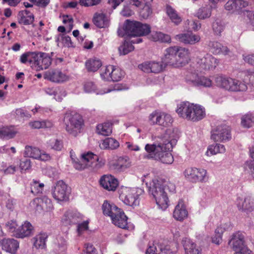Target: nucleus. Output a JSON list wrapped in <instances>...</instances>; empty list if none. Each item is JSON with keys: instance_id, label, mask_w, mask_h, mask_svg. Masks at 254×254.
<instances>
[{"instance_id": "obj_48", "label": "nucleus", "mask_w": 254, "mask_h": 254, "mask_svg": "<svg viewBox=\"0 0 254 254\" xmlns=\"http://www.w3.org/2000/svg\"><path fill=\"white\" fill-rule=\"evenodd\" d=\"M159 118L158 121V125L165 127H168L172 124L173 119L171 116L164 112H159Z\"/></svg>"}, {"instance_id": "obj_36", "label": "nucleus", "mask_w": 254, "mask_h": 254, "mask_svg": "<svg viewBox=\"0 0 254 254\" xmlns=\"http://www.w3.org/2000/svg\"><path fill=\"white\" fill-rule=\"evenodd\" d=\"M18 16L19 23L24 25H30L32 24L34 19L33 12L28 10L20 11Z\"/></svg>"}, {"instance_id": "obj_23", "label": "nucleus", "mask_w": 254, "mask_h": 254, "mask_svg": "<svg viewBox=\"0 0 254 254\" xmlns=\"http://www.w3.org/2000/svg\"><path fill=\"white\" fill-rule=\"evenodd\" d=\"M248 5V1L244 0H229L225 4V8L227 10L240 13Z\"/></svg>"}, {"instance_id": "obj_56", "label": "nucleus", "mask_w": 254, "mask_h": 254, "mask_svg": "<svg viewBox=\"0 0 254 254\" xmlns=\"http://www.w3.org/2000/svg\"><path fill=\"white\" fill-rule=\"evenodd\" d=\"M211 15V8L210 7H203L200 8L197 13V17L200 19L209 18Z\"/></svg>"}, {"instance_id": "obj_27", "label": "nucleus", "mask_w": 254, "mask_h": 254, "mask_svg": "<svg viewBox=\"0 0 254 254\" xmlns=\"http://www.w3.org/2000/svg\"><path fill=\"white\" fill-rule=\"evenodd\" d=\"M0 246L5 252L14 254L19 248V243L14 239L4 238L0 240Z\"/></svg>"}, {"instance_id": "obj_26", "label": "nucleus", "mask_w": 254, "mask_h": 254, "mask_svg": "<svg viewBox=\"0 0 254 254\" xmlns=\"http://www.w3.org/2000/svg\"><path fill=\"white\" fill-rule=\"evenodd\" d=\"M101 185L108 190L114 191L118 186V180L111 175L103 176L100 180Z\"/></svg>"}, {"instance_id": "obj_11", "label": "nucleus", "mask_w": 254, "mask_h": 254, "mask_svg": "<svg viewBox=\"0 0 254 254\" xmlns=\"http://www.w3.org/2000/svg\"><path fill=\"white\" fill-rule=\"evenodd\" d=\"M52 194L56 200L58 202H62L68 200L70 192L67 186L64 182L61 180L57 182L52 189Z\"/></svg>"}, {"instance_id": "obj_53", "label": "nucleus", "mask_w": 254, "mask_h": 254, "mask_svg": "<svg viewBox=\"0 0 254 254\" xmlns=\"http://www.w3.org/2000/svg\"><path fill=\"white\" fill-rule=\"evenodd\" d=\"M44 188V184L38 181L33 180L31 184V191L35 195L42 193Z\"/></svg>"}, {"instance_id": "obj_16", "label": "nucleus", "mask_w": 254, "mask_h": 254, "mask_svg": "<svg viewBox=\"0 0 254 254\" xmlns=\"http://www.w3.org/2000/svg\"><path fill=\"white\" fill-rule=\"evenodd\" d=\"M24 156L43 161H49L51 158L50 154L40 150L37 147L29 146L25 147Z\"/></svg>"}, {"instance_id": "obj_1", "label": "nucleus", "mask_w": 254, "mask_h": 254, "mask_svg": "<svg viewBox=\"0 0 254 254\" xmlns=\"http://www.w3.org/2000/svg\"><path fill=\"white\" fill-rule=\"evenodd\" d=\"M172 145L167 143L162 145L160 142H154L153 144H147L145 150L148 154L144 156L147 159H154L166 164H171L174 161V158L170 152L172 149Z\"/></svg>"}, {"instance_id": "obj_52", "label": "nucleus", "mask_w": 254, "mask_h": 254, "mask_svg": "<svg viewBox=\"0 0 254 254\" xmlns=\"http://www.w3.org/2000/svg\"><path fill=\"white\" fill-rule=\"evenodd\" d=\"M30 126L33 128H51L53 127L52 122L50 121H34L29 123Z\"/></svg>"}, {"instance_id": "obj_12", "label": "nucleus", "mask_w": 254, "mask_h": 254, "mask_svg": "<svg viewBox=\"0 0 254 254\" xmlns=\"http://www.w3.org/2000/svg\"><path fill=\"white\" fill-rule=\"evenodd\" d=\"M211 138L214 141L225 142L231 138V128L226 125L217 126L211 131Z\"/></svg>"}, {"instance_id": "obj_61", "label": "nucleus", "mask_w": 254, "mask_h": 254, "mask_svg": "<svg viewBox=\"0 0 254 254\" xmlns=\"http://www.w3.org/2000/svg\"><path fill=\"white\" fill-rule=\"evenodd\" d=\"M225 228H217L215 231V235L212 238V243L219 245L222 241V236Z\"/></svg>"}, {"instance_id": "obj_55", "label": "nucleus", "mask_w": 254, "mask_h": 254, "mask_svg": "<svg viewBox=\"0 0 254 254\" xmlns=\"http://www.w3.org/2000/svg\"><path fill=\"white\" fill-rule=\"evenodd\" d=\"M48 144L50 148L56 151H61L63 148L62 140L58 138H51L48 141Z\"/></svg>"}, {"instance_id": "obj_13", "label": "nucleus", "mask_w": 254, "mask_h": 254, "mask_svg": "<svg viewBox=\"0 0 254 254\" xmlns=\"http://www.w3.org/2000/svg\"><path fill=\"white\" fill-rule=\"evenodd\" d=\"M34 64L32 68L36 71L47 69L52 64V58L49 54L43 52H35Z\"/></svg>"}, {"instance_id": "obj_42", "label": "nucleus", "mask_w": 254, "mask_h": 254, "mask_svg": "<svg viewBox=\"0 0 254 254\" xmlns=\"http://www.w3.org/2000/svg\"><path fill=\"white\" fill-rule=\"evenodd\" d=\"M166 10L167 15L172 22L176 25H178L181 22L182 20L181 17L174 8L170 5H167Z\"/></svg>"}, {"instance_id": "obj_46", "label": "nucleus", "mask_w": 254, "mask_h": 254, "mask_svg": "<svg viewBox=\"0 0 254 254\" xmlns=\"http://www.w3.org/2000/svg\"><path fill=\"white\" fill-rule=\"evenodd\" d=\"M130 165L129 158L127 156H125L119 157L115 164V166L118 170L123 171L129 167Z\"/></svg>"}, {"instance_id": "obj_43", "label": "nucleus", "mask_w": 254, "mask_h": 254, "mask_svg": "<svg viewBox=\"0 0 254 254\" xmlns=\"http://www.w3.org/2000/svg\"><path fill=\"white\" fill-rule=\"evenodd\" d=\"M16 131L12 127H3L0 128V138L9 139L14 137Z\"/></svg>"}, {"instance_id": "obj_47", "label": "nucleus", "mask_w": 254, "mask_h": 254, "mask_svg": "<svg viewBox=\"0 0 254 254\" xmlns=\"http://www.w3.org/2000/svg\"><path fill=\"white\" fill-rule=\"evenodd\" d=\"M226 149L224 145L216 143L209 146L206 152L207 155L210 156L217 153H223L225 152Z\"/></svg>"}, {"instance_id": "obj_63", "label": "nucleus", "mask_w": 254, "mask_h": 254, "mask_svg": "<svg viewBox=\"0 0 254 254\" xmlns=\"http://www.w3.org/2000/svg\"><path fill=\"white\" fill-rule=\"evenodd\" d=\"M113 65H109L102 69L100 73L102 78L105 80L110 81L111 79V73Z\"/></svg>"}, {"instance_id": "obj_58", "label": "nucleus", "mask_w": 254, "mask_h": 254, "mask_svg": "<svg viewBox=\"0 0 254 254\" xmlns=\"http://www.w3.org/2000/svg\"><path fill=\"white\" fill-rule=\"evenodd\" d=\"M111 73V80L118 81L120 80L124 75V72L119 67L113 65Z\"/></svg>"}, {"instance_id": "obj_45", "label": "nucleus", "mask_w": 254, "mask_h": 254, "mask_svg": "<svg viewBox=\"0 0 254 254\" xmlns=\"http://www.w3.org/2000/svg\"><path fill=\"white\" fill-rule=\"evenodd\" d=\"M97 132L101 135L108 136L112 132V126L109 123H105L97 126Z\"/></svg>"}, {"instance_id": "obj_18", "label": "nucleus", "mask_w": 254, "mask_h": 254, "mask_svg": "<svg viewBox=\"0 0 254 254\" xmlns=\"http://www.w3.org/2000/svg\"><path fill=\"white\" fill-rule=\"evenodd\" d=\"M83 216L75 210H68L64 214L62 222L64 225L75 224L81 221Z\"/></svg>"}, {"instance_id": "obj_28", "label": "nucleus", "mask_w": 254, "mask_h": 254, "mask_svg": "<svg viewBox=\"0 0 254 254\" xmlns=\"http://www.w3.org/2000/svg\"><path fill=\"white\" fill-rule=\"evenodd\" d=\"M185 254H202L201 249L190 239L185 238L182 240Z\"/></svg>"}, {"instance_id": "obj_2", "label": "nucleus", "mask_w": 254, "mask_h": 254, "mask_svg": "<svg viewBox=\"0 0 254 254\" xmlns=\"http://www.w3.org/2000/svg\"><path fill=\"white\" fill-rule=\"evenodd\" d=\"M148 186L149 193L155 199L158 207L163 210L168 207V197L166 192L167 183L161 180H153Z\"/></svg>"}, {"instance_id": "obj_24", "label": "nucleus", "mask_w": 254, "mask_h": 254, "mask_svg": "<svg viewBox=\"0 0 254 254\" xmlns=\"http://www.w3.org/2000/svg\"><path fill=\"white\" fill-rule=\"evenodd\" d=\"M177 53V67L184 66L190 61V53L188 49L176 46Z\"/></svg>"}, {"instance_id": "obj_39", "label": "nucleus", "mask_w": 254, "mask_h": 254, "mask_svg": "<svg viewBox=\"0 0 254 254\" xmlns=\"http://www.w3.org/2000/svg\"><path fill=\"white\" fill-rule=\"evenodd\" d=\"M120 146L119 142L112 137H108L103 140L100 146L101 149L114 150Z\"/></svg>"}, {"instance_id": "obj_14", "label": "nucleus", "mask_w": 254, "mask_h": 254, "mask_svg": "<svg viewBox=\"0 0 254 254\" xmlns=\"http://www.w3.org/2000/svg\"><path fill=\"white\" fill-rule=\"evenodd\" d=\"M179 138L178 129L174 128H168L162 137H157L155 142H160L162 145H165L167 143H170L173 147L177 142Z\"/></svg>"}, {"instance_id": "obj_50", "label": "nucleus", "mask_w": 254, "mask_h": 254, "mask_svg": "<svg viewBox=\"0 0 254 254\" xmlns=\"http://www.w3.org/2000/svg\"><path fill=\"white\" fill-rule=\"evenodd\" d=\"M55 244L58 254H64L67 249V242L65 239L61 236H59Z\"/></svg>"}, {"instance_id": "obj_40", "label": "nucleus", "mask_w": 254, "mask_h": 254, "mask_svg": "<svg viewBox=\"0 0 254 254\" xmlns=\"http://www.w3.org/2000/svg\"><path fill=\"white\" fill-rule=\"evenodd\" d=\"M102 63L100 60L96 58H91L86 61L85 66L88 71L95 72L102 66Z\"/></svg>"}, {"instance_id": "obj_49", "label": "nucleus", "mask_w": 254, "mask_h": 254, "mask_svg": "<svg viewBox=\"0 0 254 254\" xmlns=\"http://www.w3.org/2000/svg\"><path fill=\"white\" fill-rule=\"evenodd\" d=\"M35 57V52H27L23 54L20 57V62L22 64H29V65L32 67L34 64V57Z\"/></svg>"}, {"instance_id": "obj_19", "label": "nucleus", "mask_w": 254, "mask_h": 254, "mask_svg": "<svg viewBox=\"0 0 254 254\" xmlns=\"http://www.w3.org/2000/svg\"><path fill=\"white\" fill-rule=\"evenodd\" d=\"M45 78L56 83H62L69 79L68 75L58 69L47 71L45 74Z\"/></svg>"}, {"instance_id": "obj_60", "label": "nucleus", "mask_w": 254, "mask_h": 254, "mask_svg": "<svg viewBox=\"0 0 254 254\" xmlns=\"http://www.w3.org/2000/svg\"><path fill=\"white\" fill-rule=\"evenodd\" d=\"M5 228L7 231L12 234V235L15 237V234L18 231V226L15 221H8L5 223Z\"/></svg>"}, {"instance_id": "obj_15", "label": "nucleus", "mask_w": 254, "mask_h": 254, "mask_svg": "<svg viewBox=\"0 0 254 254\" xmlns=\"http://www.w3.org/2000/svg\"><path fill=\"white\" fill-rule=\"evenodd\" d=\"M165 67L162 61L146 62L138 65L139 68L146 73H158L162 72Z\"/></svg>"}, {"instance_id": "obj_30", "label": "nucleus", "mask_w": 254, "mask_h": 254, "mask_svg": "<svg viewBox=\"0 0 254 254\" xmlns=\"http://www.w3.org/2000/svg\"><path fill=\"white\" fill-rule=\"evenodd\" d=\"M188 212L182 200H180L173 212L174 218L180 221L184 220L188 217Z\"/></svg>"}, {"instance_id": "obj_35", "label": "nucleus", "mask_w": 254, "mask_h": 254, "mask_svg": "<svg viewBox=\"0 0 254 254\" xmlns=\"http://www.w3.org/2000/svg\"><path fill=\"white\" fill-rule=\"evenodd\" d=\"M102 209L104 214L110 217L111 218L119 213V212L121 210L116 205L109 203L107 200L104 202Z\"/></svg>"}, {"instance_id": "obj_57", "label": "nucleus", "mask_w": 254, "mask_h": 254, "mask_svg": "<svg viewBox=\"0 0 254 254\" xmlns=\"http://www.w3.org/2000/svg\"><path fill=\"white\" fill-rule=\"evenodd\" d=\"M200 76L198 74L192 71H188L186 75V80L189 84L196 86Z\"/></svg>"}, {"instance_id": "obj_41", "label": "nucleus", "mask_w": 254, "mask_h": 254, "mask_svg": "<svg viewBox=\"0 0 254 254\" xmlns=\"http://www.w3.org/2000/svg\"><path fill=\"white\" fill-rule=\"evenodd\" d=\"M94 24L99 28H104L108 25L109 21L105 14L96 13L93 19Z\"/></svg>"}, {"instance_id": "obj_44", "label": "nucleus", "mask_w": 254, "mask_h": 254, "mask_svg": "<svg viewBox=\"0 0 254 254\" xmlns=\"http://www.w3.org/2000/svg\"><path fill=\"white\" fill-rule=\"evenodd\" d=\"M162 244L157 241H150L148 243L145 254H161Z\"/></svg>"}, {"instance_id": "obj_25", "label": "nucleus", "mask_w": 254, "mask_h": 254, "mask_svg": "<svg viewBox=\"0 0 254 254\" xmlns=\"http://www.w3.org/2000/svg\"><path fill=\"white\" fill-rule=\"evenodd\" d=\"M191 108L192 109L190 112L188 120L193 122L200 121L203 119L205 116V111L204 108L201 106L198 105H194L192 104Z\"/></svg>"}, {"instance_id": "obj_10", "label": "nucleus", "mask_w": 254, "mask_h": 254, "mask_svg": "<svg viewBox=\"0 0 254 254\" xmlns=\"http://www.w3.org/2000/svg\"><path fill=\"white\" fill-rule=\"evenodd\" d=\"M218 64L217 60L209 54H206L203 56H199L196 59L197 71H203L213 69Z\"/></svg>"}, {"instance_id": "obj_22", "label": "nucleus", "mask_w": 254, "mask_h": 254, "mask_svg": "<svg viewBox=\"0 0 254 254\" xmlns=\"http://www.w3.org/2000/svg\"><path fill=\"white\" fill-rule=\"evenodd\" d=\"M176 46L170 47L167 48L164 54L163 62L166 66L171 65L177 67V53Z\"/></svg>"}, {"instance_id": "obj_59", "label": "nucleus", "mask_w": 254, "mask_h": 254, "mask_svg": "<svg viewBox=\"0 0 254 254\" xmlns=\"http://www.w3.org/2000/svg\"><path fill=\"white\" fill-rule=\"evenodd\" d=\"M212 29L215 34H220L224 30V22L220 19H216L212 23Z\"/></svg>"}, {"instance_id": "obj_64", "label": "nucleus", "mask_w": 254, "mask_h": 254, "mask_svg": "<svg viewBox=\"0 0 254 254\" xmlns=\"http://www.w3.org/2000/svg\"><path fill=\"white\" fill-rule=\"evenodd\" d=\"M244 169L246 173L249 174L254 179V162L253 161H247L244 164Z\"/></svg>"}, {"instance_id": "obj_29", "label": "nucleus", "mask_w": 254, "mask_h": 254, "mask_svg": "<svg viewBox=\"0 0 254 254\" xmlns=\"http://www.w3.org/2000/svg\"><path fill=\"white\" fill-rule=\"evenodd\" d=\"M34 202L37 204V210H43L45 211H50L53 208L51 199L46 196L35 198Z\"/></svg>"}, {"instance_id": "obj_20", "label": "nucleus", "mask_w": 254, "mask_h": 254, "mask_svg": "<svg viewBox=\"0 0 254 254\" xmlns=\"http://www.w3.org/2000/svg\"><path fill=\"white\" fill-rule=\"evenodd\" d=\"M175 38L180 42L190 45L195 44L199 42L200 40L199 35L193 34L190 31L178 34L175 36Z\"/></svg>"}, {"instance_id": "obj_34", "label": "nucleus", "mask_w": 254, "mask_h": 254, "mask_svg": "<svg viewBox=\"0 0 254 254\" xmlns=\"http://www.w3.org/2000/svg\"><path fill=\"white\" fill-rule=\"evenodd\" d=\"M119 213L111 218L112 222L119 228H127V222L126 215L121 210L119 211Z\"/></svg>"}, {"instance_id": "obj_33", "label": "nucleus", "mask_w": 254, "mask_h": 254, "mask_svg": "<svg viewBox=\"0 0 254 254\" xmlns=\"http://www.w3.org/2000/svg\"><path fill=\"white\" fill-rule=\"evenodd\" d=\"M191 106V103L189 102H181L178 105L176 112L180 117L188 120L190 112L192 109Z\"/></svg>"}, {"instance_id": "obj_7", "label": "nucleus", "mask_w": 254, "mask_h": 254, "mask_svg": "<svg viewBox=\"0 0 254 254\" xmlns=\"http://www.w3.org/2000/svg\"><path fill=\"white\" fill-rule=\"evenodd\" d=\"M186 180L193 183H205L208 180L207 171L202 168L190 167L187 168L184 172Z\"/></svg>"}, {"instance_id": "obj_37", "label": "nucleus", "mask_w": 254, "mask_h": 254, "mask_svg": "<svg viewBox=\"0 0 254 254\" xmlns=\"http://www.w3.org/2000/svg\"><path fill=\"white\" fill-rule=\"evenodd\" d=\"M48 237L47 233L42 232L34 238L33 245L36 249H44L46 246V242Z\"/></svg>"}, {"instance_id": "obj_32", "label": "nucleus", "mask_w": 254, "mask_h": 254, "mask_svg": "<svg viewBox=\"0 0 254 254\" xmlns=\"http://www.w3.org/2000/svg\"><path fill=\"white\" fill-rule=\"evenodd\" d=\"M131 39L129 42L125 41L123 45L120 46L119 50L121 54L126 55L134 50L133 44H138L142 42L141 38H136L134 39L130 37Z\"/></svg>"}, {"instance_id": "obj_51", "label": "nucleus", "mask_w": 254, "mask_h": 254, "mask_svg": "<svg viewBox=\"0 0 254 254\" xmlns=\"http://www.w3.org/2000/svg\"><path fill=\"white\" fill-rule=\"evenodd\" d=\"M241 125L246 128H250L254 126V116L252 114H247L242 116Z\"/></svg>"}, {"instance_id": "obj_17", "label": "nucleus", "mask_w": 254, "mask_h": 254, "mask_svg": "<svg viewBox=\"0 0 254 254\" xmlns=\"http://www.w3.org/2000/svg\"><path fill=\"white\" fill-rule=\"evenodd\" d=\"M84 89L85 91L87 93L94 92L97 95H103L105 93H109L114 90H123L127 89V88L125 86H123L120 84H116L114 85L113 88H109L107 90L98 91L96 89V86L93 82L89 81L85 83L84 85Z\"/></svg>"}, {"instance_id": "obj_4", "label": "nucleus", "mask_w": 254, "mask_h": 254, "mask_svg": "<svg viewBox=\"0 0 254 254\" xmlns=\"http://www.w3.org/2000/svg\"><path fill=\"white\" fill-rule=\"evenodd\" d=\"M123 28L127 35L134 39L147 35L151 31L148 24L128 19L126 21Z\"/></svg>"}, {"instance_id": "obj_5", "label": "nucleus", "mask_w": 254, "mask_h": 254, "mask_svg": "<svg viewBox=\"0 0 254 254\" xmlns=\"http://www.w3.org/2000/svg\"><path fill=\"white\" fill-rule=\"evenodd\" d=\"M64 121L65 129L69 134L75 136L81 132L83 120L79 114L73 112H66Z\"/></svg>"}, {"instance_id": "obj_6", "label": "nucleus", "mask_w": 254, "mask_h": 254, "mask_svg": "<svg viewBox=\"0 0 254 254\" xmlns=\"http://www.w3.org/2000/svg\"><path fill=\"white\" fill-rule=\"evenodd\" d=\"M215 81L218 86L229 91H245L247 89V86L245 83L231 78L218 76L215 78Z\"/></svg>"}, {"instance_id": "obj_21", "label": "nucleus", "mask_w": 254, "mask_h": 254, "mask_svg": "<svg viewBox=\"0 0 254 254\" xmlns=\"http://www.w3.org/2000/svg\"><path fill=\"white\" fill-rule=\"evenodd\" d=\"M209 51L214 55L223 54L231 56V51L226 46L215 41H209L207 43Z\"/></svg>"}, {"instance_id": "obj_62", "label": "nucleus", "mask_w": 254, "mask_h": 254, "mask_svg": "<svg viewBox=\"0 0 254 254\" xmlns=\"http://www.w3.org/2000/svg\"><path fill=\"white\" fill-rule=\"evenodd\" d=\"M161 254H176L177 249L170 245L162 244Z\"/></svg>"}, {"instance_id": "obj_8", "label": "nucleus", "mask_w": 254, "mask_h": 254, "mask_svg": "<svg viewBox=\"0 0 254 254\" xmlns=\"http://www.w3.org/2000/svg\"><path fill=\"white\" fill-rule=\"evenodd\" d=\"M244 239V235L240 232L232 235L231 238L229 240V245L235 251L234 254H252V251L246 246Z\"/></svg>"}, {"instance_id": "obj_9", "label": "nucleus", "mask_w": 254, "mask_h": 254, "mask_svg": "<svg viewBox=\"0 0 254 254\" xmlns=\"http://www.w3.org/2000/svg\"><path fill=\"white\" fill-rule=\"evenodd\" d=\"M144 192L141 188H126L120 194L121 198L124 203L130 206H136L139 204V196Z\"/></svg>"}, {"instance_id": "obj_3", "label": "nucleus", "mask_w": 254, "mask_h": 254, "mask_svg": "<svg viewBox=\"0 0 254 254\" xmlns=\"http://www.w3.org/2000/svg\"><path fill=\"white\" fill-rule=\"evenodd\" d=\"M73 167L78 170L84 169L86 166H90L94 169L98 170L102 168L105 164V160L99 159L98 156L92 152H88L81 155V160L72 157L71 155Z\"/></svg>"}, {"instance_id": "obj_38", "label": "nucleus", "mask_w": 254, "mask_h": 254, "mask_svg": "<svg viewBox=\"0 0 254 254\" xmlns=\"http://www.w3.org/2000/svg\"><path fill=\"white\" fill-rule=\"evenodd\" d=\"M149 39L154 42L159 41L165 43L171 42V37L169 35L159 31H152L149 36Z\"/></svg>"}, {"instance_id": "obj_54", "label": "nucleus", "mask_w": 254, "mask_h": 254, "mask_svg": "<svg viewBox=\"0 0 254 254\" xmlns=\"http://www.w3.org/2000/svg\"><path fill=\"white\" fill-rule=\"evenodd\" d=\"M236 204L239 210L243 211H251L254 208V204L251 203L249 206H247V203H246V198L243 200L241 197H238L236 200Z\"/></svg>"}, {"instance_id": "obj_31", "label": "nucleus", "mask_w": 254, "mask_h": 254, "mask_svg": "<svg viewBox=\"0 0 254 254\" xmlns=\"http://www.w3.org/2000/svg\"><path fill=\"white\" fill-rule=\"evenodd\" d=\"M15 234L16 238H23L29 237L33 232V227L30 222L26 221L18 227V231Z\"/></svg>"}]
</instances>
